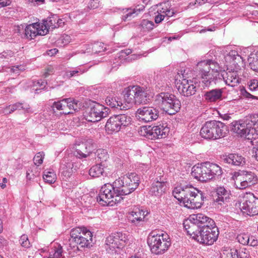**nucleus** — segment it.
Returning a JSON list of instances; mask_svg holds the SVG:
<instances>
[{
    "label": "nucleus",
    "instance_id": "nucleus-34",
    "mask_svg": "<svg viewBox=\"0 0 258 258\" xmlns=\"http://www.w3.org/2000/svg\"><path fill=\"white\" fill-rule=\"evenodd\" d=\"M52 107L53 110L56 108L57 110L60 111V113L64 114H69L73 113L71 111H69L67 109L66 99H63L61 101L54 102L53 103Z\"/></svg>",
    "mask_w": 258,
    "mask_h": 258
},
{
    "label": "nucleus",
    "instance_id": "nucleus-55",
    "mask_svg": "<svg viewBox=\"0 0 258 258\" xmlns=\"http://www.w3.org/2000/svg\"><path fill=\"white\" fill-rule=\"evenodd\" d=\"M93 44H86L81 52L83 53L93 54V50L92 49Z\"/></svg>",
    "mask_w": 258,
    "mask_h": 258
},
{
    "label": "nucleus",
    "instance_id": "nucleus-9",
    "mask_svg": "<svg viewBox=\"0 0 258 258\" xmlns=\"http://www.w3.org/2000/svg\"><path fill=\"white\" fill-rule=\"evenodd\" d=\"M205 76H207L209 79H212L211 76L216 78H220L221 77L225 80L226 84L231 87H235L240 83L237 71L234 69L227 68V71L225 72L219 70V68L218 69L213 68L211 72H207Z\"/></svg>",
    "mask_w": 258,
    "mask_h": 258
},
{
    "label": "nucleus",
    "instance_id": "nucleus-52",
    "mask_svg": "<svg viewBox=\"0 0 258 258\" xmlns=\"http://www.w3.org/2000/svg\"><path fill=\"white\" fill-rule=\"evenodd\" d=\"M19 241L21 246L24 247L28 248L30 246V242L27 235H22L20 237Z\"/></svg>",
    "mask_w": 258,
    "mask_h": 258
},
{
    "label": "nucleus",
    "instance_id": "nucleus-11",
    "mask_svg": "<svg viewBox=\"0 0 258 258\" xmlns=\"http://www.w3.org/2000/svg\"><path fill=\"white\" fill-rule=\"evenodd\" d=\"M110 111L109 108L99 103H94L87 108L84 114V117L88 121L97 122L106 117Z\"/></svg>",
    "mask_w": 258,
    "mask_h": 258
},
{
    "label": "nucleus",
    "instance_id": "nucleus-7",
    "mask_svg": "<svg viewBox=\"0 0 258 258\" xmlns=\"http://www.w3.org/2000/svg\"><path fill=\"white\" fill-rule=\"evenodd\" d=\"M114 182L113 184L106 183L103 185L97 197V201L102 206H112L120 202L122 198L117 194Z\"/></svg>",
    "mask_w": 258,
    "mask_h": 258
},
{
    "label": "nucleus",
    "instance_id": "nucleus-40",
    "mask_svg": "<svg viewBox=\"0 0 258 258\" xmlns=\"http://www.w3.org/2000/svg\"><path fill=\"white\" fill-rule=\"evenodd\" d=\"M62 248L59 244L52 247L49 251V258H63Z\"/></svg>",
    "mask_w": 258,
    "mask_h": 258
},
{
    "label": "nucleus",
    "instance_id": "nucleus-45",
    "mask_svg": "<svg viewBox=\"0 0 258 258\" xmlns=\"http://www.w3.org/2000/svg\"><path fill=\"white\" fill-rule=\"evenodd\" d=\"M92 49L93 50L94 53H98L104 51L106 50V47H104L103 43L97 42L93 44Z\"/></svg>",
    "mask_w": 258,
    "mask_h": 258
},
{
    "label": "nucleus",
    "instance_id": "nucleus-61",
    "mask_svg": "<svg viewBox=\"0 0 258 258\" xmlns=\"http://www.w3.org/2000/svg\"><path fill=\"white\" fill-rule=\"evenodd\" d=\"M257 244H258V241L256 239H255L254 237H253L252 236L250 237V240H249L248 245L252 246H254L257 245Z\"/></svg>",
    "mask_w": 258,
    "mask_h": 258
},
{
    "label": "nucleus",
    "instance_id": "nucleus-41",
    "mask_svg": "<svg viewBox=\"0 0 258 258\" xmlns=\"http://www.w3.org/2000/svg\"><path fill=\"white\" fill-rule=\"evenodd\" d=\"M61 168L63 170V172H68L69 174L74 172V163L69 159H64L61 164Z\"/></svg>",
    "mask_w": 258,
    "mask_h": 258
},
{
    "label": "nucleus",
    "instance_id": "nucleus-53",
    "mask_svg": "<svg viewBox=\"0 0 258 258\" xmlns=\"http://www.w3.org/2000/svg\"><path fill=\"white\" fill-rule=\"evenodd\" d=\"M71 40V37L67 34H63L58 40V43H61L63 45L69 44Z\"/></svg>",
    "mask_w": 258,
    "mask_h": 258
},
{
    "label": "nucleus",
    "instance_id": "nucleus-17",
    "mask_svg": "<svg viewBox=\"0 0 258 258\" xmlns=\"http://www.w3.org/2000/svg\"><path fill=\"white\" fill-rule=\"evenodd\" d=\"M136 116L140 121L149 122L158 118L159 111L153 107L144 106L138 109Z\"/></svg>",
    "mask_w": 258,
    "mask_h": 258
},
{
    "label": "nucleus",
    "instance_id": "nucleus-31",
    "mask_svg": "<svg viewBox=\"0 0 258 258\" xmlns=\"http://www.w3.org/2000/svg\"><path fill=\"white\" fill-rule=\"evenodd\" d=\"M58 23L59 20L57 19V16L53 15L47 18L46 20H43L41 25L43 29H45V31H47V34L49 30H52L55 28L59 27Z\"/></svg>",
    "mask_w": 258,
    "mask_h": 258
},
{
    "label": "nucleus",
    "instance_id": "nucleus-62",
    "mask_svg": "<svg viewBox=\"0 0 258 258\" xmlns=\"http://www.w3.org/2000/svg\"><path fill=\"white\" fill-rule=\"evenodd\" d=\"M254 60H255L254 54L251 53L247 58L248 63L249 64H252L253 63Z\"/></svg>",
    "mask_w": 258,
    "mask_h": 258
},
{
    "label": "nucleus",
    "instance_id": "nucleus-3",
    "mask_svg": "<svg viewBox=\"0 0 258 258\" xmlns=\"http://www.w3.org/2000/svg\"><path fill=\"white\" fill-rule=\"evenodd\" d=\"M228 128L224 123L217 120L207 121L200 131L201 137L206 139L217 140L225 137Z\"/></svg>",
    "mask_w": 258,
    "mask_h": 258
},
{
    "label": "nucleus",
    "instance_id": "nucleus-5",
    "mask_svg": "<svg viewBox=\"0 0 258 258\" xmlns=\"http://www.w3.org/2000/svg\"><path fill=\"white\" fill-rule=\"evenodd\" d=\"M157 104L167 113L170 115L178 112L181 107L180 101L172 94L162 92L156 96Z\"/></svg>",
    "mask_w": 258,
    "mask_h": 258
},
{
    "label": "nucleus",
    "instance_id": "nucleus-37",
    "mask_svg": "<svg viewBox=\"0 0 258 258\" xmlns=\"http://www.w3.org/2000/svg\"><path fill=\"white\" fill-rule=\"evenodd\" d=\"M105 101L106 104L112 108H118V107H119L120 109H121V107L122 105L119 99L116 97L111 96H107Z\"/></svg>",
    "mask_w": 258,
    "mask_h": 258
},
{
    "label": "nucleus",
    "instance_id": "nucleus-39",
    "mask_svg": "<svg viewBox=\"0 0 258 258\" xmlns=\"http://www.w3.org/2000/svg\"><path fill=\"white\" fill-rule=\"evenodd\" d=\"M122 177H126L128 179L129 181L128 182L130 183V185L133 184L135 187H134V191L138 187L139 185V177L138 175L135 173H131L128 174H126V175L123 176Z\"/></svg>",
    "mask_w": 258,
    "mask_h": 258
},
{
    "label": "nucleus",
    "instance_id": "nucleus-22",
    "mask_svg": "<svg viewBox=\"0 0 258 258\" xmlns=\"http://www.w3.org/2000/svg\"><path fill=\"white\" fill-rule=\"evenodd\" d=\"M93 148V144L91 140L79 142L75 145L76 151L74 155L79 158H86L92 152Z\"/></svg>",
    "mask_w": 258,
    "mask_h": 258
},
{
    "label": "nucleus",
    "instance_id": "nucleus-29",
    "mask_svg": "<svg viewBox=\"0 0 258 258\" xmlns=\"http://www.w3.org/2000/svg\"><path fill=\"white\" fill-rule=\"evenodd\" d=\"M145 211L138 208L135 209L128 216V219L131 223L136 225L140 224V222L145 219L148 212L145 214Z\"/></svg>",
    "mask_w": 258,
    "mask_h": 258
},
{
    "label": "nucleus",
    "instance_id": "nucleus-19",
    "mask_svg": "<svg viewBox=\"0 0 258 258\" xmlns=\"http://www.w3.org/2000/svg\"><path fill=\"white\" fill-rule=\"evenodd\" d=\"M175 84L178 92L184 96L193 95L196 92V85L190 80L177 81Z\"/></svg>",
    "mask_w": 258,
    "mask_h": 258
},
{
    "label": "nucleus",
    "instance_id": "nucleus-26",
    "mask_svg": "<svg viewBox=\"0 0 258 258\" xmlns=\"http://www.w3.org/2000/svg\"><path fill=\"white\" fill-rule=\"evenodd\" d=\"M230 191L227 190L224 187H218L216 189V195L214 198V201L218 205H222L228 202L230 196Z\"/></svg>",
    "mask_w": 258,
    "mask_h": 258
},
{
    "label": "nucleus",
    "instance_id": "nucleus-33",
    "mask_svg": "<svg viewBox=\"0 0 258 258\" xmlns=\"http://www.w3.org/2000/svg\"><path fill=\"white\" fill-rule=\"evenodd\" d=\"M251 128V134L253 135V139L255 140L258 136V114H254L248 117Z\"/></svg>",
    "mask_w": 258,
    "mask_h": 258
},
{
    "label": "nucleus",
    "instance_id": "nucleus-32",
    "mask_svg": "<svg viewBox=\"0 0 258 258\" xmlns=\"http://www.w3.org/2000/svg\"><path fill=\"white\" fill-rule=\"evenodd\" d=\"M66 103L67 109L69 111L73 112L78 111L83 107V105L81 102L73 98H66Z\"/></svg>",
    "mask_w": 258,
    "mask_h": 258
},
{
    "label": "nucleus",
    "instance_id": "nucleus-25",
    "mask_svg": "<svg viewBox=\"0 0 258 258\" xmlns=\"http://www.w3.org/2000/svg\"><path fill=\"white\" fill-rule=\"evenodd\" d=\"M183 224L187 233L191 236L193 239L196 240L197 237L201 232H200L202 228L201 225L196 223L190 218L189 220H185Z\"/></svg>",
    "mask_w": 258,
    "mask_h": 258
},
{
    "label": "nucleus",
    "instance_id": "nucleus-57",
    "mask_svg": "<svg viewBox=\"0 0 258 258\" xmlns=\"http://www.w3.org/2000/svg\"><path fill=\"white\" fill-rule=\"evenodd\" d=\"M248 85L250 90H255L258 88V81L255 79L251 80L249 82Z\"/></svg>",
    "mask_w": 258,
    "mask_h": 258
},
{
    "label": "nucleus",
    "instance_id": "nucleus-51",
    "mask_svg": "<svg viewBox=\"0 0 258 258\" xmlns=\"http://www.w3.org/2000/svg\"><path fill=\"white\" fill-rule=\"evenodd\" d=\"M132 52V50L130 49H126L122 50L119 52L118 54V58L120 60V63H123L122 61L124 59H126V57L128 55Z\"/></svg>",
    "mask_w": 258,
    "mask_h": 258
},
{
    "label": "nucleus",
    "instance_id": "nucleus-12",
    "mask_svg": "<svg viewBox=\"0 0 258 258\" xmlns=\"http://www.w3.org/2000/svg\"><path fill=\"white\" fill-rule=\"evenodd\" d=\"M169 129L161 125L152 127L150 125L141 126L138 131L139 134L151 140L165 138L168 135Z\"/></svg>",
    "mask_w": 258,
    "mask_h": 258
},
{
    "label": "nucleus",
    "instance_id": "nucleus-58",
    "mask_svg": "<svg viewBox=\"0 0 258 258\" xmlns=\"http://www.w3.org/2000/svg\"><path fill=\"white\" fill-rule=\"evenodd\" d=\"M99 6L98 0H91L88 4V7L90 9H95Z\"/></svg>",
    "mask_w": 258,
    "mask_h": 258
},
{
    "label": "nucleus",
    "instance_id": "nucleus-18",
    "mask_svg": "<svg viewBox=\"0 0 258 258\" xmlns=\"http://www.w3.org/2000/svg\"><path fill=\"white\" fill-rule=\"evenodd\" d=\"M240 209L244 213L250 216L258 215V199L253 195L246 197L240 205Z\"/></svg>",
    "mask_w": 258,
    "mask_h": 258
},
{
    "label": "nucleus",
    "instance_id": "nucleus-44",
    "mask_svg": "<svg viewBox=\"0 0 258 258\" xmlns=\"http://www.w3.org/2000/svg\"><path fill=\"white\" fill-rule=\"evenodd\" d=\"M29 105H27L26 107H24L23 104L21 103H17L15 104L12 105V106L10 105L9 106H7L5 108V111H6V110L10 108V111H9V113H11L12 112H14V111L18 110V109H24L26 110L27 111H28V109H30Z\"/></svg>",
    "mask_w": 258,
    "mask_h": 258
},
{
    "label": "nucleus",
    "instance_id": "nucleus-4",
    "mask_svg": "<svg viewBox=\"0 0 258 258\" xmlns=\"http://www.w3.org/2000/svg\"><path fill=\"white\" fill-rule=\"evenodd\" d=\"M70 239V246L79 250L80 248L88 247L92 241V234L85 227H76L72 229Z\"/></svg>",
    "mask_w": 258,
    "mask_h": 258
},
{
    "label": "nucleus",
    "instance_id": "nucleus-28",
    "mask_svg": "<svg viewBox=\"0 0 258 258\" xmlns=\"http://www.w3.org/2000/svg\"><path fill=\"white\" fill-rule=\"evenodd\" d=\"M190 218L194 221L198 225H201V227H202V226L206 227V225L209 227L215 226L214 221L212 219L202 213L193 215L190 216Z\"/></svg>",
    "mask_w": 258,
    "mask_h": 258
},
{
    "label": "nucleus",
    "instance_id": "nucleus-13",
    "mask_svg": "<svg viewBox=\"0 0 258 258\" xmlns=\"http://www.w3.org/2000/svg\"><path fill=\"white\" fill-rule=\"evenodd\" d=\"M257 180V177L254 173L243 170L238 173L234 185L236 188L243 189L256 183Z\"/></svg>",
    "mask_w": 258,
    "mask_h": 258
},
{
    "label": "nucleus",
    "instance_id": "nucleus-42",
    "mask_svg": "<svg viewBox=\"0 0 258 258\" xmlns=\"http://www.w3.org/2000/svg\"><path fill=\"white\" fill-rule=\"evenodd\" d=\"M154 24L152 21L148 20H143L140 24V27L141 29L144 32H148L153 29Z\"/></svg>",
    "mask_w": 258,
    "mask_h": 258
},
{
    "label": "nucleus",
    "instance_id": "nucleus-59",
    "mask_svg": "<svg viewBox=\"0 0 258 258\" xmlns=\"http://www.w3.org/2000/svg\"><path fill=\"white\" fill-rule=\"evenodd\" d=\"M145 9V6L143 5H138L136 6V7L133 9L137 16L142 11H144Z\"/></svg>",
    "mask_w": 258,
    "mask_h": 258
},
{
    "label": "nucleus",
    "instance_id": "nucleus-54",
    "mask_svg": "<svg viewBox=\"0 0 258 258\" xmlns=\"http://www.w3.org/2000/svg\"><path fill=\"white\" fill-rule=\"evenodd\" d=\"M158 15L155 17V22L157 24L161 23L165 18L163 13H161V8L157 11Z\"/></svg>",
    "mask_w": 258,
    "mask_h": 258
},
{
    "label": "nucleus",
    "instance_id": "nucleus-47",
    "mask_svg": "<svg viewBox=\"0 0 258 258\" xmlns=\"http://www.w3.org/2000/svg\"><path fill=\"white\" fill-rule=\"evenodd\" d=\"M161 13L164 14L165 17H171L175 14L174 11L173 9H170L168 8L166 4L161 5Z\"/></svg>",
    "mask_w": 258,
    "mask_h": 258
},
{
    "label": "nucleus",
    "instance_id": "nucleus-8",
    "mask_svg": "<svg viewBox=\"0 0 258 258\" xmlns=\"http://www.w3.org/2000/svg\"><path fill=\"white\" fill-rule=\"evenodd\" d=\"M124 99L128 107L134 104L146 103L147 93L144 88L139 86H130L126 88Z\"/></svg>",
    "mask_w": 258,
    "mask_h": 258
},
{
    "label": "nucleus",
    "instance_id": "nucleus-56",
    "mask_svg": "<svg viewBox=\"0 0 258 258\" xmlns=\"http://www.w3.org/2000/svg\"><path fill=\"white\" fill-rule=\"evenodd\" d=\"M241 92V95L246 98H252V99H256L257 97L250 94L249 93H248L245 88H242L240 90Z\"/></svg>",
    "mask_w": 258,
    "mask_h": 258
},
{
    "label": "nucleus",
    "instance_id": "nucleus-14",
    "mask_svg": "<svg viewBox=\"0 0 258 258\" xmlns=\"http://www.w3.org/2000/svg\"><path fill=\"white\" fill-rule=\"evenodd\" d=\"M200 232H201L196 240L201 243L207 245L213 244L217 240L219 235L218 228L215 226L211 227L207 225L206 227L202 226Z\"/></svg>",
    "mask_w": 258,
    "mask_h": 258
},
{
    "label": "nucleus",
    "instance_id": "nucleus-36",
    "mask_svg": "<svg viewBox=\"0 0 258 258\" xmlns=\"http://www.w3.org/2000/svg\"><path fill=\"white\" fill-rule=\"evenodd\" d=\"M222 95V92L219 89H214L207 92L205 94V98L210 102H214L219 99Z\"/></svg>",
    "mask_w": 258,
    "mask_h": 258
},
{
    "label": "nucleus",
    "instance_id": "nucleus-27",
    "mask_svg": "<svg viewBox=\"0 0 258 258\" xmlns=\"http://www.w3.org/2000/svg\"><path fill=\"white\" fill-rule=\"evenodd\" d=\"M223 160L225 163L236 166H242L245 164V158L238 154H229L224 158Z\"/></svg>",
    "mask_w": 258,
    "mask_h": 258
},
{
    "label": "nucleus",
    "instance_id": "nucleus-38",
    "mask_svg": "<svg viewBox=\"0 0 258 258\" xmlns=\"http://www.w3.org/2000/svg\"><path fill=\"white\" fill-rule=\"evenodd\" d=\"M43 178L45 182L52 184L56 181V176L53 170H45L44 171Z\"/></svg>",
    "mask_w": 258,
    "mask_h": 258
},
{
    "label": "nucleus",
    "instance_id": "nucleus-10",
    "mask_svg": "<svg viewBox=\"0 0 258 258\" xmlns=\"http://www.w3.org/2000/svg\"><path fill=\"white\" fill-rule=\"evenodd\" d=\"M132 118L130 115L125 114H119L113 115L107 120L105 128L108 133L117 132L121 128L130 125Z\"/></svg>",
    "mask_w": 258,
    "mask_h": 258
},
{
    "label": "nucleus",
    "instance_id": "nucleus-46",
    "mask_svg": "<svg viewBox=\"0 0 258 258\" xmlns=\"http://www.w3.org/2000/svg\"><path fill=\"white\" fill-rule=\"evenodd\" d=\"M236 239L240 243L243 245H246L248 244L250 237L247 234L241 233L237 235Z\"/></svg>",
    "mask_w": 258,
    "mask_h": 258
},
{
    "label": "nucleus",
    "instance_id": "nucleus-15",
    "mask_svg": "<svg viewBox=\"0 0 258 258\" xmlns=\"http://www.w3.org/2000/svg\"><path fill=\"white\" fill-rule=\"evenodd\" d=\"M249 122L248 117L244 120L233 121L231 123V131L240 137H245L248 140H252L253 137L251 134Z\"/></svg>",
    "mask_w": 258,
    "mask_h": 258
},
{
    "label": "nucleus",
    "instance_id": "nucleus-2",
    "mask_svg": "<svg viewBox=\"0 0 258 258\" xmlns=\"http://www.w3.org/2000/svg\"><path fill=\"white\" fill-rule=\"evenodd\" d=\"M222 173L221 168L216 164L205 162L195 165L192 168L191 175L195 179L206 182Z\"/></svg>",
    "mask_w": 258,
    "mask_h": 258
},
{
    "label": "nucleus",
    "instance_id": "nucleus-49",
    "mask_svg": "<svg viewBox=\"0 0 258 258\" xmlns=\"http://www.w3.org/2000/svg\"><path fill=\"white\" fill-rule=\"evenodd\" d=\"M44 152L37 153L33 158L34 163L37 166H39L43 162V160L44 157Z\"/></svg>",
    "mask_w": 258,
    "mask_h": 258
},
{
    "label": "nucleus",
    "instance_id": "nucleus-20",
    "mask_svg": "<svg viewBox=\"0 0 258 258\" xmlns=\"http://www.w3.org/2000/svg\"><path fill=\"white\" fill-rule=\"evenodd\" d=\"M128 179L126 177H121L115 180L114 186L117 190L116 193L121 197L127 195L134 191V185H130Z\"/></svg>",
    "mask_w": 258,
    "mask_h": 258
},
{
    "label": "nucleus",
    "instance_id": "nucleus-48",
    "mask_svg": "<svg viewBox=\"0 0 258 258\" xmlns=\"http://www.w3.org/2000/svg\"><path fill=\"white\" fill-rule=\"evenodd\" d=\"M125 11V13H126V14L122 16V20L123 21L130 20L137 16L133 9H126Z\"/></svg>",
    "mask_w": 258,
    "mask_h": 258
},
{
    "label": "nucleus",
    "instance_id": "nucleus-6",
    "mask_svg": "<svg viewBox=\"0 0 258 258\" xmlns=\"http://www.w3.org/2000/svg\"><path fill=\"white\" fill-rule=\"evenodd\" d=\"M169 236L166 233L156 234L152 232L148 238V243L152 253L160 254L164 253L170 245Z\"/></svg>",
    "mask_w": 258,
    "mask_h": 258
},
{
    "label": "nucleus",
    "instance_id": "nucleus-64",
    "mask_svg": "<svg viewBox=\"0 0 258 258\" xmlns=\"http://www.w3.org/2000/svg\"><path fill=\"white\" fill-rule=\"evenodd\" d=\"M58 52V50L56 48L51 49L47 51V54L49 56H52Z\"/></svg>",
    "mask_w": 258,
    "mask_h": 258
},
{
    "label": "nucleus",
    "instance_id": "nucleus-60",
    "mask_svg": "<svg viewBox=\"0 0 258 258\" xmlns=\"http://www.w3.org/2000/svg\"><path fill=\"white\" fill-rule=\"evenodd\" d=\"M12 54V51L9 52H3L2 53H0V58H6L9 59V56L11 57V54Z\"/></svg>",
    "mask_w": 258,
    "mask_h": 258
},
{
    "label": "nucleus",
    "instance_id": "nucleus-35",
    "mask_svg": "<svg viewBox=\"0 0 258 258\" xmlns=\"http://www.w3.org/2000/svg\"><path fill=\"white\" fill-rule=\"evenodd\" d=\"M104 165L98 164L93 166L89 170V175L93 177H99L103 175Z\"/></svg>",
    "mask_w": 258,
    "mask_h": 258
},
{
    "label": "nucleus",
    "instance_id": "nucleus-16",
    "mask_svg": "<svg viewBox=\"0 0 258 258\" xmlns=\"http://www.w3.org/2000/svg\"><path fill=\"white\" fill-rule=\"evenodd\" d=\"M127 241V239L125 234L121 232L114 233L106 238L105 248L107 250L113 251L116 248L123 247Z\"/></svg>",
    "mask_w": 258,
    "mask_h": 258
},
{
    "label": "nucleus",
    "instance_id": "nucleus-23",
    "mask_svg": "<svg viewBox=\"0 0 258 258\" xmlns=\"http://www.w3.org/2000/svg\"><path fill=\"white\" fill-rule=\"evenodd\" d=\"M47 31L41 27V23L36 22L27 25L25 29V35L28 39H33L38 35L44 36Z\"/></svg>",
    "mask_w": 258,
    "mask_h": 258
},
{
    "label": "nucleus",
    "instance_id": "nucleus-50",
    "mask_svg": "<svg viewBox=\"0 0 258 258\" xmlns=\"http://www.w3.org/2000/svg\"><path fill=\"white\" fill-rule=\"evenodd\" d=\"M8 72L14 74H19L22 71L25 70V66H11L8 68Z\"/></svg>",
    "mask_w": 258,
    "mask_h": 258
},
{
    "label": "nucleus",
    "instance_id": "nucleus-21",
    "mask_svg": "<svg viewBox=\"0 0 258 258\" xmlns=\"http://www.w3.org/2000/svg\"><path fill=\"white\" fill-rule=\"evenodd\" d=\"M223 51L224 54L225 62L231 64H238L246 63L243 57L240 55L237 51L232 49L230 46H226Z\"/></svg>",
    "mask_w": 258,
    "mask_h": 258
},
{
    "label": "nucleus",
    "instance_id": "nucleus-24",
    "mask_svg": "<svg viewBox=\"0 0 258 258\" xmlns=\"http://www.w3.org/2000/svg\"><path fill=\"white\" fill-rule=\"evenodd\" d=\"M221 258H249V254L246 249L237 250L224 247L221 253Z\"/></svg>",
    "mask_w": 258,
    "mask_h": 258
},
{
    "label": "nucleus",
    "instance_id": "nucleus-63",
    "mask_svg": "<svg viewBox=\"0 0 258 258\" xmlns=\"http://www.w3.org/2000/svg\"><path fill=\"white\" fill-rule=\"evenodd\" d=\"M253 144H255V155H254L255 158L258 161V140L256 141L254 143L252 141Z\"/></svg>",
    "mask_w": 258,
    "mask_h": 258
},
{
    "label": "nucleus",
    "instance_id": "nucleus-43",
    "mask_svg": "<svg viewBox=\"0 0 258 258\" xmlns=\"http://www.w3.org/2000/svg\"><path fill=\"white\" fill-rule=\"evenodd\" d=\"M96 159L98 161H100L102 163L104 161H107L108 158H109V155L108 154L106 150L102 149H98L96 153Z\"/></svg>",
    "mask_w": 258,
    "mask_h": 258
},
{
    "label": "nucleus",
    "instance_id": "nucleus-30",
    "mask_svg": "<svg viewBox=\"0 0 258 258\" xmlns=\"http://www.w3.org/2000/svg\"><path fill=\"white\" fill-rule=\"evenodd\" d=\"M166 185L164 182L154 181L150 189V194L156 197L161 196L165 192Z\"/></svg>",
    "mask_w": 258,
    "mask_h": 258
},
{
    "label": "nucleus",
    "instance_id": "nucleus-1",
    "mask_svg": "<svg viewBox=\"0 0 258 258\" xmlns=\"http://www.w3.org/2000/svg\"><path fill=\"white\" fill-rule=\"evenodd\" d=\"M173 194L185 207L191 209L201 208L205 199L204 193L191 184L175 187Z\"/></svg>",
    "mask_w": 258,
    "mask_h": 258
}]
</instances>
